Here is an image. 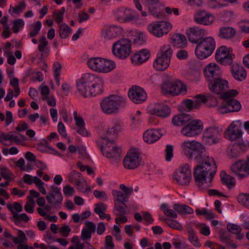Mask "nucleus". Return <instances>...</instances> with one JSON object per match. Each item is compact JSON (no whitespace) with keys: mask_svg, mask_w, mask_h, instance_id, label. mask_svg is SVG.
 <instances>
[{"mask_svg":"<svg viewBox=\"0 0 249 249\" xmlns=\"http://www.w3.org/2000/svg\"><path fill=\"white\" fill-rule=\"evenodd\" d=\"M91 233L92 232L87 229H84L81 232V238L84 241L89 239L91 237Z\"/></svg>","mask_w":249,"mask_h":249,"instance_id":"63","label":"nucleus"},{"mask_svg":"<svg viewBox=\"0 0 249 249\" xmlns=\"http://www.w3.org/2000/svg\"><path fill=\"white\" fill-rule=\"evenodd\" d=\"M197 215H203L207 219H211L214 217V214L211 211H208L205 209H203L202 211L197 209L196 211Z\"/></svg>","mask_w":249,"mask_h":249,"instance_id":"46","label":"nucleus"},{"mask_svg":"<svg viewBox=\"0 0 249 249\" xmlns=\"http://www.w3.org/2000/svg\"><path fill=\"white\" fill-rule=\"evenodd\" d=\"M221 180L223 183L228 186H233L235 184V179L233 177L224 173L221 177Z\"/></svg>","mask_w":249,"mask_h":249,"instance_id":"47","label":"nucleus"},{"mask_svg":"<svg viewBox=\"0 0 249 249\" xmlns=\"http://www.w3.org/2000/svg\"><path fill=\"white\" fill-rule=\"evenodd\" d=\"M229 54V52L227 47L225 46H222L217 50L215 58L216 59H221L223 57L227 56Z\"/></svg>","mask_w":249,"mask_h":249,"instance_id":"43","label":"nucleus"},{"mask_svg":"<svg viewBox=\"0 0 249 249\" xmlns=\"http://www.w3.org/2000/svg\"><path fill=\"white\" fill-rule=\"evenodd\" d=\"M88 64L90 69L99 72H108L115 68L114 62L102 58H91L88 62Z\"/></svg>","mask_w":249,"mask_h":249,"instance_id":"4","label":"nucleus"},{"mask_svg":"<svg viewBox=\"0 0 249 249\" xmlns=\"http://www.w3.org/2000/svg\"><path fill=\"white\" fill-rule=\"evenodd\" d=\"M209 88L212 92L219 94L223 93L228 88V83L226 80L219 77L213 80V82L209 83Z\"/></svg>","mask_w":249,"mask_h":249,"instance_id":"17","label":"nucleus"},{"mask_svg":"<svg viewBox=\"0 0 249 249\" xmlns=\"http://www.w3.org/2000/svg\"><path fill=\"white\" fill-rule=\"evenodd\" d=\"M238 94V92L236 90H230L228 91H224V92L222 94V98L224 99L228 100L231 99V97L235 96Z\"/></svg>","mask_w":249,"mask_h":249,"instance_id":"55","label":"nucleus"},{"mask_svg":"<svg viewBox=\"0 0 249 249\" xmlns=\"http://www.w3.org/2000/svg\"><path fill=\"white\" fill-rule=\"evenodd\" d=\"M103 80L95 76V79L90 85L91 88L89 90V96H95L101 93L103 91Z\"/></svg>","mask_w":249,"mask_h":249,"instance_id":"23","label":"nucleus"},{"mask_svg":"<svg viewBox=\"0 0 249 249\" xmlns=\"http://www.w3.org/2000/svg\"><path fill=\"white\" fill-rule=\"evenodd\" d=\"M238 202L246 207L249 208V194H241L237 197Z\"/></svg>","mask_w":249,"mask_h":249,"instance_id":"42","label":"nucleus"},{"mask_svg":"<svg viewBox=\"0 0 249 249\" xmlns=\"http://www.w3.org/2000/svg\"><path fill=\"white\" fill-rule=\"evenodd\" d=\"M188 233V240L195 247L199 248L201 247V244L199 242L194 230L191 227L187 229Z\"/></svg>","mask_w":249,"mask_h":249,"instance_id":"31","label":"nucleus"},{"mask_svg":"<svg viewBox=\"0 0 249 249\" xmlns=\"http://www.w3.org/2000/svg\"><path fill=\"white\" fill-rule=\"evenodd\" d=\"M240 108L241 105L238 101L233 99H229L226 101L225 107H221L220 109H225L224 111H221V113H224L238 111Z\"/></svg>","mask_w":249,"mask_h":249,"instance_id":"24","label":"nucleus"},{"mask_svg":"<svg viewBox=\"0 0 249 249\" xmlns=\"http://www.w3.org/2000/svg\"><path fill=\"white\" fill-rule=\"evenodd\" d=\"M23 180L25 183L31 184L34 183L36 185L38 183L41 184V180L37 177H33L31 175L26 174L23 177Z\"/></svg>","mask_w":249,"mask_h":249,"instance_id":"40","label":"nucleus"},{"mask_svg":"<svg viewBox=\"0 0 249 249\" xmlns=\"http://www.w3.org/2000/svg\"><path fill=\"white\" fill-rule=\"evenodd\" d=\"M214 20V17L205 10L197 11L195 15L194 20L197 23L205 25L211 24Z\"/></svg>","mask_w":249,"mask_h":249,"instance_id":"18","label":"nucleus"},{"mask_svg":"<svg viewBox=\"0 0 249 249\" xmlns=\"http://www.w3.org/2000/svg\"><path fill=\"white\" fill-rule=\"evenodd\" d=\"M51 189V192L46 196V199L49 203L52 204L53 207H56L57 205L61 204L63 200V196L60 189L57 187L52 186Z\"/></svg>","mask_w":249,"mask_h":249,"instance_id":"20","label":"nucleus"},{"mask_svg":"<svg viewBox=\"0 0 249 249\" xmlns=\"http://www.w3.org/2000/svg\"><path fill=\"white\" fill-rule=\"evenodd\" d=\"M173 208L178 213L181 214H192L194 213L193 210L186 205L175 204Z\"/></svg>","mask_w":249,"mask_h":249,"instance_id":"33","label":"nucleus"},{"mask_svg":"<svg viewBox=\"0 0 249 249\" xmlns=\"http://www.w3.org/2000/svg\"><path fill=\"white\" fill-rule=\"evenodd\" d=\"M219 131L215 127H210L206 129L203 133V139L210 144L217 143L219 140Z\"/></svg>","mask_w":249,"mask_h":249,"instance_id":"21","label":"nucleus"},{"mask_svg":"<svg viewBox=\"0 0 249 249\" xmlns=\"http://www.w3.org/2000/svg\"><path fill=\"white\" fill-rule=\"evenodd\" d=\"M205 30L198 27L190 28L187 31V35L189 40L193 43L197 44L203 38Z\"/></svg>","mask_w":249,"mask_h":249,"instance_id":"19","label":"nucleus"},{"mask_svg":"<svg viewBox=\"0 0 249 249\" xmlns=\"http://www.w3.org/2000/svg\"><path fill=\"white\" fill-rule=\"evenodd\" d=\"M7 208L13 213V217L16 220H23L25 222H27L29 220V218L26 213H23L20 214H18L15 211H13V205L11 204L7 205Z\"/></svg>","mask_w":249,"mask_h":249,"instance_id":"35","label":"nucleus"},{"mask_svg":"<svg viewBox=\"0 0 249 249\" xmlns=\"http://www.w3.org/2000/svg\"><path fill=\"white\" fill-rule=\"evenodd\" d=\"M30 201L27 202L24 207L25 210L29 213H33L34 212V205L35 202L33 198L29 197Z\"/></svg>","mask_w":249,"mask_h":249,"instance_id":"53","label":"nucleus"},{"mask_svg":"<svg viewBox=\"0 0 249 249\" xmlns=\"http://www.w3.org/2000/svg\"><path fill=\"white\" fill-rule=\"evenodd\" d=\"M219 67L215 63H212L207 65L204 69L205 76L210 83L220 77Z\"/></svg>","mask_w":249,"mask_h":249,"instance_id":"16","label":"nucleus"},{"mask_svg":"<svg viewBox=\"0 0 249 249\" xmlns=\"http://www.w3.org/2000/svg\"><path fill=\"white\" fill-rule=\"evenodd\" d=\"M25 5L26 4L24 1H20L18 5L12 8L13 12L16 14H19L25 8Z\"/></svg>","mask_w":249,"mask_h":249,"instance_id":"57","label":"nucleus"},{"mask_svg":"<svg viewBox=\"0 0 249 249\" xmlns=\"http://www.w3.org/2000/svg\"><path fill=\"white\" fill-rule=\"evenodd\" d=\"M121 130L120 125L119 124H115L114 126L109 129L107 132V137L105 138L106 140H109L110 138H116L117 136L118 133Z\"/></svg>","mask_w":249,"mask_h":249,"instance_id":"36","label":"nucleus"},{"mask_svg":"<svg viewBox=\"0 0 249 249\" xmlns=\"http://www.w3.org/2000/svg\"><path fill=\"white\" fill-rule=\"evenodd\" d=\"M124 103V100L120 97L111 96L105 98L101 103V107L105 113H116L119 107Z\"/></svg>","mask_w":249,"mask_h":249,"instance_id":"5","label":"nucleus"},{"mask_svg":"<svg viewBox=\"0 0 249 249\" xmlns=\"http://www.w3.org/2000/svg\"><path fill=\"white\" fill-rule=\"evenodd\" d=\"M162 92L164 94L177 95L185 93L186 86L179 81L167 82L163 84L161 87Z\"/></svg>","mask_w":249,"mask_h":249,"instance_id":"8","label":"nucleus"},{"mask_svg":"<svg viewBox=\"0 0 249 249\" xmlns=\"http://www.w3.org/2000/svg\"><path fill=\"white\" fill-rule=\"evenodd\" d=\"M145 38L142 33L138 34L134 40V43L138 45H142L145 42Z\"/></svg>","mask_w":249,"mask_h":249,"instance_id":"64","label":"nucleus"},{"mask_svg":"<svg viewBox=\"0 0 249 249\" xmlns=\"http://www.w3.org/2000/svg\"><path fill=\"white\" fill-rule=\"evenodd\" d=\"M41 25L40 21H37L33 29L29 33L28 35L30 37L36 36L38 34L41 29Z\"/></svg>","mask_w":249,"mask_h":249,"instance_id":"50","label":"nucleus"},{"mask_svg":"<svg viewBox=\"0 0 249 249\" xmlns=\"http://www.w3.org/2000/svg\"><path fill=\"white\" fill-rule=\"evenodd\" d=\"M231 170L239 178L249 175V158L244 162L238 161L233 164Z\"/></svg>","mask_w":249,"mask_h":249,"instance_id":"13","label":"nucleus"},{"mask_svg":"<svg viewBox=\"0 0 249 249\" xmlns=\"http://www.w3.org/2000/svg\"><path fill=\"white\" fill-rule=\"evenodd\" d=\"M161 136V134L156 129L146 131L143 134V139L147 143H152L157 141Z\"/></svg>","mask_w":249,"mask_h":249,"instance_id":"25","label":"nucleus"},{"mask_svg":"<svg viewBox=\"0 0 249 249\" xmlns=\"http://www.w3.org/2000/svg\"><path fill=\"white\" fill-rule=\"evenodd\" d=\"M106 210L107 206L103 203H99L95 204L94 212L97 214L102 213V212H105Z\"/></svg>","mask_w":249,"mask_h":249,"instance_id":"59","label":"nucleus"},{"mask_svg":"<svg viewBox=\"0 0 249 249\" xmlns=\"http://www.w3.org/2000/svg\"><path fill=\"white\" fill-rule=\"evenodd\" d=\"M173 51L169 46H163L160 56L156 58L154 63V68L158 71L165 70L169 66Z\"/></svg>","mask_w":249,"mask_h":249,"instance_id":"7","label":"nucleus"},{"mask_svg":"<svg viewBox=\"0 0 249 249\" xmlns=\"http://www.w3.org/2000/svg\"><path fill=\"white\" fill-rule=\"evenodd\" d=\"M172 28V24L165 21H157L148 26L150 32L158 37L167 34Z\"/></svg>","mask_w":249,"mask_h":249,"instance_id":"9","label":"nucleus"},{"mask_svg":"<svg viewBox=\"0 0 249 249\" xmlns=\"http://www.w3.org/2000/svg\"><path fill=\"white\" fill-rule=\"evenodd\" d=\"M192 120V117L187 114H180L175 116L172 119V123L176 125L182 126Z\"/></svg>","mask_w":249,"mask_h":249,"instance_id":"28","label":"nucleus"},{"mask_svg":"<svg viewBox=\"0 0 249 249\" xmlns=\"http://www.w3.org/2000/svg\"><path fill=\"white\" fill-rule=\"evenodd\" d=\"M174 178L181 185H187L191 179V171L187 164L183 166L178 173L175 175Z\"/></svg>","mask_w":249,"mask_h":249,"instance_id":"14","label":"nucleus"},{"mask_svg":"<svg viewBox=\"0 0 249 249\" xmlns=\"http://www.w3.org/2000/svg\"><path fill=\"white\" fill-rule=\"evenodd\" d=\"M37 149L42 152H49L50 147L48 142L43 140L41 142L37 144Z\"/></svg>","mask_w":249,"mask_h":249,"instance_id":"45","label":"nucleus"},{"mask_svg":"<svg viewBox=\"0 0 249 249\" xmlns=\"http://www.w3.org/2000/svg\"><path fill=\"white\" fill-rule=\"evenodd\" d=\"M164 221L169 227L173 229H177L179 231L182 229V226L175 220L165 218L164 219Z\"/></svg>","mask_w":249,"mask_h":249,"instance_id":"44","label":"nucleus"},{"mask_svg":"<svg viewBox=\"0 0 249 249\" xmlns=\"http://www.w3.org/2000/svg\"><path fill=\"white\" fill-rule=\"evenodd\" d=\"M242 131L239 126L234 123H231L225 132V135L228 138L233 141L239 138L242 136Z\"/></svg>","mask_w":249,"mask_h":249,"instance_id":"22","label":"nucleus"},{"mask_svg":"<svg viewBox=\"0 0 249 249\" xmlns=\"http://www.w3.org/2000/svg\"><path fill=\"white\" fill-rule=\"evenodd\" d=\"M173 147L171 145H167L166 146V148L165 149L166 153V160L167 161H170L173 156Z\"/></svg>","mask_w":249,"mask_h":249,"instance_id":"58","label":"nucleus"},{"mask_svg":"<svg viewBox=\"0 0 249 249\" xmlns=\"http://www.w3.org/2000/svg\"><path fill=\"white\" fill-rule=\"evenodd\" d=\"M153 114L161 117H166L170 113V108L167 106H163L159 108H155L152 111Z\"/></svg>","mask_w":249,"mask_h":249,"instance_id":"32","label":"nucleus"},{"mask_svg":"<svg viewBox=\"0 0 249 249\" xmlns=\"http://www.w3.org/2000/svg\"><path fill=\"white\" fill-rule=\"evenodd\" d=\"M236 34V30L231 27H223L220 29L219 36L225 39L232 38Z\"/></svg>","mask_w":249,"mask_h":249,"instance_id":"29","label":"nucleus"},{"mask_svg":"<svg viewBox=\"0 0 249 249\" xmlns=\"http://www.w3.org/2000/svg\"><path fill=\"white\" fill-rule=\"evenodd\" d=\"M181 147L185 155L190 159H194L200 163L195 167L194 176L195 180L199 184L210 183L216 173V165L212 157L203 159L205 148L201 143L196 141H185Z\"/></svg>","mask_w":249,"mask_h":249,"instance_id":"1","label":"nucleus"},{"mask_svg":"<svg viewBox=\"0 0 249 249\" xmlns=\"http://www.w3.org/2000/svg\"><path fill=\"white\" fill-rule=\"evenodd\" d=\"M112 53L116 56L124 59L131 53V41L128 39H120L112 47Z\"/></svg>","mask_w":249,"mask_h":249,"instance_id":"6","label":"nucleus"},{"mask_svg":"<svg viewBox=\"0 0 249 249\" xmlns=\"http://www.w3.org/2000/svg\"><path fill=\"white\" fill-rule=\"evenodd\" d=\"M112 193L113 196L116 197L115 202L116 201H119L122 202H125L127 201L125 196L121 192L116 190H113Z\"/></svg>","mask_w":249,"mask_h":249,"instance_id":"49","label":"nucleus"},{"mask_svg":"<svg viewBox=\"0 0 249 249\" xmlns=\"http://www.w3.org/2000/svg\"><path fill=\"white\" fill-rule=\"evenodd\" d=\"M74 119L76 122V125L78 127H82L85 126V123L83 119L77 116V112L74 111L73 113Z\"/></svg>","mask_w":249,"mask_h":249,"instance_id":"62","label":"nucleus"},{"mask_svg":"<svg viewBox=\"0 0 249 249\" xmlns=\"http://www.w3.org/2000/svg\"><path fill=\"white\" fill-rule=\"evenodd\" d=\"M128 95L130 99L136 104L141 103L146 99L144 90L140 87L133 86L129 89Z\"/></svg>","mask_w":249,"mask_h":249,"instance_id":"15","label":"nucleus"},{"mask_svg":"<svg viewBox=\"0 0 249 249\" xmlns=\"http://www.w3.org/2000/svg\"><path fill=\"white\" fill-rule=\"evenodd\" d=\"M216 60L223 65H230L232 63V57L231 54L223 57L221 59Z\"/></svg>","mask_w":249,"mask_h":249,"instance_id":"54","label":"nucleus"},{"mask_svg":"<svg viewBox=\"0 0 249 249\" xmlns=\"http://www.w3.org/2000/svg\"><path fill=\"white\" fill-rule=\"evenodd\" d=\"M232 75L233 77L239 81H242L246 77L247 73L244 68L237 64L231 67Z\"/></svg>","mask_w":249,"mask_h":249,"instance_id":"27","label":"nucleus"},{"mask_svg":"<svg viewBox=\"0 0 249 249\" xmlns=\"http://www.w3.org/2000/svg\"><path fill=\"white\" fill-rule=\"evenodd\" d=\"M141 160L139 153L135 149H131L124 159V165L127 169H135L140 165Z\"/></svg>","mask_w":249,"mask_h":249,"instance_id":"11","label":"nucleus"},{"mask_svg":"<svg viewBox=\"0 0 249 249\" xmlns=\"http://www.w3.org/2000/svg\"><path fill=\"white\" fill-rule=\"evenodd\" d=\"M121 13H124L125 14V16H120L118 17V20L121 21L128 22L137 18V17L133 15V14L129 10L126 9L124 12H121Z\"/></svg>","mask_w":249,"mask_h":249,"instance_id":"37","label":"nucleus"},{"mask_svg":"<svg viewBox=\"0 0 249 249\" xmlns=\"http://www.w3.org/2000/svg\"><path fill=\"white\" fill-rule=\"evenodd\" d=\"M227 228L229 231L233 234L237 233L241 231L240 227L234 224L229 223L227 226Z\"/></svg>","mask_w":249,"mask_h":249,"instance_id":"51","label":"nucleus"},{"mask_svg":"<svg viewBox=\"0 0 249 249\" xmlns=\"http://www.w3.org/2000/svg\"><path fill=\"white\" fill-rule=\"evenodd\" d=\"M149 52L147 50H142L135 53L132 57L133 63L137 64H141L147 61L149 58Z\"/></svg>","mask_w":249,"mask_h":249,"instance_id":"26","label":"nucleus"},{"mask_svg":"<svg viewBox=\"0 0 249 249\" xmlns=\"http://www.w3.org/2000/svg\"><path fill=\"white\" fill-rule=\"evenodd\" d=\"M0 174L6 180H10L11 179V177L12 175V173L6 167H0Z\"/></svg>","mask_w":249,"mask_h":249,"instance_id":"48","label":"nucleus"},{"mask_svg":"<svg viewBox=\"0 0 249 249\" xmlns=\"http://www.w3.org/2000/svg\"><path fill=\"white\" fill-rule=\"evenodd\" d=\"M59 230V232H61L62 235L64 237L68 236L71 231V229L70 227L67 225H63L62 227H60Z\"/></svg>","mask_w":249,"mask_h":249,"instance_id":"60","label":"nucleus"},{"mask_svg":"<svg viewBox=\"0 0 249 249\" xmlns=\"http://www.w3.org/2000/svg\"><path fill=\"white\" fill-rule=\"evenodd\" d=\"M24 25V22L21 19H18L13 21V30L17 34L19 30V28Z\"/></svg>","mask_w":249,"mask_h":249,"instance_id":"52","label":"nucleus"},{"mask_svg":"<svg viewBox=\"0 0 249 249\" xmlns=\"http://www.w3.org/2000/svg\"><path fill=\"white\" fill-rule=\"evenodd\" d=\"M7 140H9L11 142L14 141L17 143H19L21 142V141L17 136H15L13 134H6L3 132H0V142L3 144L6 145L4 143V142Z\"/></svg>","mask_w":249,"mask_h":249,"instance_id":"34","label":"nucleus"},{"mask_svg":"<svg viewBox=\"0 0 249 249\" xmlns=\"http://www.w3.org/2000/svg\"><path fill=\"white\" fill-rule=\"evenodd\" d=\"M40 44L38 45V50L40 52H43L46 47H47L48 42L46 40V37L45 36H42L41 37L40 40Z\"/></svg>","mask_w":249,"mask_h":249,"instance_id":"56","label":"nucleus"},{"mask_svg":"<svg viewBox=\"0 0 249 249\" xmlns=\"http://www.w3.org/2000/svg\"><path fill=\"white\" fill-rule=\"evenodd\" d=\"M127 206L124 202L116 201L115 203V209L120 212L117 215H123L126 214Z\"/></svg>","mask_w":249,"mask_h":249,"instance_id":"41","label":"nucleus"},{"mask_svg":"<svg viewBox=\"0 0 249 249\" xmlns=\"http://www.w3.org/2000/svg\"><path fill=\"white\" fill-rule=\"evenodd\" d=\"M203 124L199 120L191 121L181 130L182 134L187 137H194L203 129Z\"/></svg>","mask_w":249,"mask_h":249,"instance_id":"12","label":"nucleus"},{"mask_svg":"<svg viewBox=\"0 0 249 249\" xmlns=\"http://www.w3.org/2000/svg\"><path fill=\"white\" fill-rule=\"evenodd\" d=\"M195 53L199 59H205L212 54L215 48V42L212 37L203 38L197 44Z\"/></svg>","mask_w":249,"mask_h":249,"instance_id":"2","label":"nucleus"},{"mask_svg":"<svg viewBox=\"0 0 249 249\" xmlns=\"http://www.w3.org/2000/svg\"><path fill=\"white\" fill-rule=\"evenodd\" d=\"M103 155L109 158H117L120 156L121 150L114 143L113 140H106L102 137L97 142Z\"/></svg>","mask_w":249,"mask_h":249,"instance_id":"3","label":"nucleus"},{"mask_svg":"<svg viewBox=\"0 0 249 249\" xmlns=\"http://www.w3.org/2000/svg\"><path fill=\"white\" fill-rule=\"evenodd\" d=\"M185 107L189 110L192 108H197L200 106V102L199 100L193 101L190 99H186L183 101Z\"/></svg>","mask_w":249,"mask_h":249,"instance_id":"39","label":"nucleus"},{"mask_svg":"<svg viewBox=\"0 0 249 249\" xmlns=\"http://www.w3.org/2000/svg\"><path fill=\"white\" fill-rule=\"evenodd\" d=\"M95 79V75L90 73L85 74L77 82L78 91L84 97L89 96V90Z\"/></svg>","mask_w":249,"mask_h":249,"instance_id":"10","label":"nucleus"},{"mask_svg":"<svg viewBox=\"0 0 249 249\" xmlns=\"http://www.w3.org/2000/svg\"><path fill=\"white\" fill-rule=\"evenodd\" d=\"M172 42L174 45L179 48H183L186 46L187 40L184 35L179 34H175L171 37Z\"/></svg>","mask_w":249,"mask_h":249,"instance_id":"30","label":"nucleus"},{"mask_svg":"<svg viewBox=\"0 0 249 249\" xmlns=\"http://www.w3.org/2000/svg\"><path fill=\"white\" fill-rule=\"evenodd\" d=\"M59 36L61 38H66L71 33V29L65 23L59 25Z\"/></svg>","mask_w":249,"mask_h":249,"instance_id":"38","label":"nucleus"},{"mask_svg":"<svg viewBox=\"0 0 249 249\" xmlns=\"http://www.w3.org/2000/svg\"><path fill=\"white\" fill-rule=\"evenodd\" d=\"M242 144L240 143L235 144L233 146V148L231 149L230 156L232 158L237 157L238 155V152L237 150L238 148H242Z\"/></svg>","mask_w":249,"mask_h":249,"instance_id":"61","label":"nucleus"}]
</instances>
